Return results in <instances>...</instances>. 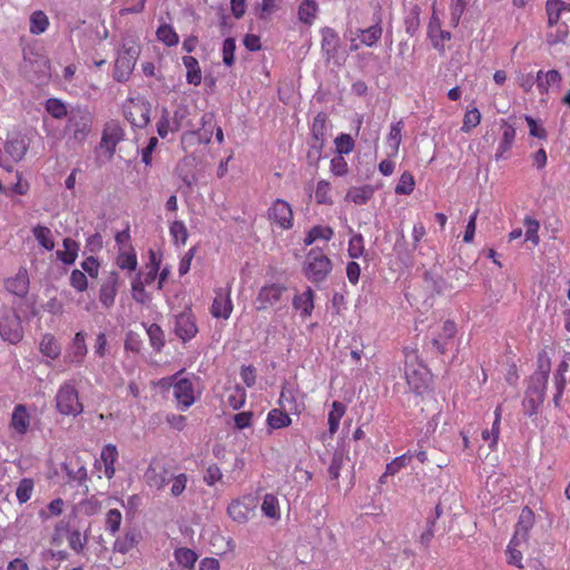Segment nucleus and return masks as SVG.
<instances>
[{
	"label": "nucleus",
	"mask_w": 570,
	"mask_h": 570,
	"mask_svg": "<svg viewBox=\"0 0 570 570\" xmlns=\"http://www.w3.org/2000/svg\"><path fill=\"white\" fill-rule=\"evenodd\" d=\"M550 374V360L546 351L539 353L538 370L531 375L525 395L544 401V391Z\"/></svg>",
	"instance_id": "5"
},
{
	"label": "nucleus",
	"mask_w": 570,
	"mask_h": 570,
	"mask_svg": "<svg viewBox=\"0 0 570 570\" xmlns=\"http://www.w3.org/2000/svg\"><path fill=\"white\" fill-rule=\"evenodd\" d=\"M235 50H236V42L234 38H226L223 42V62L230 67L235 62Z\"/></svg>",
	"instance_id": "62"
},
{
	"label": "nucleus",
	"mask_w": 570,
	"mask_h": 570,
	"mask_svg": "<svg viewBox=\"0 0 570 570\" xmlns=\"http://www.w3.org/2000/svg\"><path fill=\"white\" fill-rule=\"evenodd\" d=\"M35 482L31 478H23L18 483L16 497L20 504L27 503L33 493Z\"/></svg>",
	"instance_id": "46"
},
{
	"label": "nucleus",
	"mask_w": 570,
	"mask_h": 570,
	"mask_svg": "<svg viewBox=\"0 0 570 570\" xmlns=\"http://www.w3.org/2000/svg\"><path fill=\"white\" fill-rule=\"evenodd\" d=\"M177 563L184 569L191 570L197 561L195 551L188 548H179L174 553Z\"/></svg>",
	"instance_id": "45"
},
{
	"label": "nucleus",
	"mask_w": 570,
	"mask_h": 570,
	"mask_svg": "<svg viewBox=\"0 0 570 570\" xmlns=\"http://www.w3.org/2000/svg\"><path fill=\"white\" fill-rule=\"evenodd\" d=\"M92 129V117L86 109H72L65 127L67 145L78 148L83 145Z\"/></svg>",
	"instance_id": "2"
},
{
	"label": "nucleus",
	"mask_w": 570,
	"mask_h": 570,
	"mask_svg": "<svg viewBox=\"0 0 570 570\" xmlns=\"http://www.w3.org/2000/svg\"><path fill=\"white\" fill-rule=\"evenodd\" d=\"M31 416L24 404H17L12 411L10 428L19 435H24L30 428Z\"/></svg>",
	"instance_id": "23"
},
{
	"label": "nucleus",
	"mask_w": 570,
	"mask_h": 570,
	"mask_svg": "<svg viewBox=\"0 0 570 570\" xmlns=\"http://www.w3.org/2000/svg\"><path fill=\"white\" fill-rule=\"evenodd\" d=\"M147 334L149 336L151 346L155 350L160 351L165 345V335L161 327L157 324H151L147 330Z\"/></svg>",
	"instance_id": "58"
},
{
	"label": "nucleus",
	"mask_w": 570,
	"mask_h": 570,
	"mask_svg": "<svg viewBox=\"0 0 570 570\" xmlns=\"http://www.w3.org/2000/svg\"><path fill=\"white\" fill-rule=\"evenodd\" d=\"M47 112L56 119H62L68 116V109L65 102L57 98H49L46 101Z\"/></svg>",
	"instance_id": "50"
},
{
	"label": "nucleus",
	"mask_w": 570,
	"mask_h": 570,
	"mask_svg": "<svg viewBox=\"0 0 570 570\" xmlns=\"http://www.w3.org/2000/svg\"><path fill=\"white\" fill-rule=\"evenodd\" d=\"M428 37L433 47L440 52H444V41L451 39V32L442 30L439 17L433 12L428 26Z\"/></svg>",
	"instance_id": "21"
},
{
	"label": "nucleus",
	"mask_w": 570,
	"mask_h": 570,
	"mask_svg": "<svg viewBox=\"0 0 570 570\" xmlns=\"http://www.w3.org/2000/svg\"><path fill=\"white\" fill-rule=\"evenodd\" d=\"M569 36V28L567 23L562 22L557 26V30L554 32H549L547 35V43L550 46H554L557 43H564Z\"/></svg>",
	"instance_id": "60"
},
{
	"label": "nucleus",
	"mask_w": 570,
	"mask_h": 570,
	"mask_svg": "<svg viewBox=\"0 0 570 570\" xmlns=\"http://www.w3.org/2000/svg\"><path fill=\"white\" fill-rule=\"evenodd\" d=\"M175 333L183 341H190L198 333L196 317L193 312L184 311L176 316Z\"/></svg>",
	"instance_id": "15"
},
{
	"label": "nucleus",
	"mask_w": 570,
	"mask_h": 570,
	"mask_svg": "<svg viewBox=\"0 0 570 570\" xmlns=\"http://www.w3.org/2000/svg\"><path fill=\"white\" fill-rule=\"evenodd\" d=\"M40 352L52 360H56L60 355V345L52 334H45L42 336L40 341Z\"/></svg>",
	"instance_id": "40"
},
{
	"label": "nucleus",
	"mask_w": 570,
	"mask_h": 570,
	"mask_svg": "<svg viewBox=\"0 0 570 570\" xmlns=\"http://www.w3.org/2000/svg\"><path fill=\"white\" fill-rule=\"evenodd\" d=\"M317 204H332V186L327 180H320L315 189Z\"/></svg>",
	"instance_id": "54"
},
{
	"label": "nucleus",
	"mask_w": 570,
	"mask_h": 570,
	"mask_svg": "<svg viewBox=\"0 0 570 570\" xmlns=\"http://www.w3.org/2000/svg\"><path fill=\"white\" fill-rule=\"evenodd\" d=\"M321 35L322 51L326 55L327 59H331L337 52V48L340 46V37L333 29L327 27L321 30Z\"/></svg>",
	"instance_id": "30"
},
{
	"label": "nucleus",
	"mask_w": 570,
	"mask_h": 570,
	"mask_svg": "<svg viewBox=\"0 0 570 570\" xmlns=\"http://www.w3.org/2000/svg\"><path fill=\"white\" fill-rule=\"evenodd\" d=\"M326 115L323 112H320L316 115V117L313 120L312 124V135L313 138L318 144V147L322 148L324 145V135L326 129Z\"/></svg>",
	"instance_id": "48"
},
{
	"label": "nucleus",
	"mask_w": 570,
	"mask_h": 570,
	"mask_svg": "<svg viewBox=\"0 0 570 570\" xmlns=\"http://www.w3.org/2000/svg\"><path fill=\"white\" fill-rule=\"evenodd\" d=\"M344 413H345V406L337 401L333 402L332 410L328 413V425H330L331 434H334L337 431L340 421H341L342 416L344 415Z\"/></svg>",
	"instance_id": "53"
},
{
	"label": "nucleus",
	"mask_w": 570,
	"mask_h": 570,
	"mask_svg": "<svg viewBox=\"0 0 570 570\" xmlns=\"http://www.w3.org/2000/svg\"><path fill=\"white\" fill-rule=\"evenodd\" d=\"M502 128H503L502 139L499 144V147H498V150L495 154L497 159H500L501 157H503V155L508 150L511 149L512 144L515 138V128L512 125L508 124V121L504 119L502 120Z\"/></svg>",
	"instance_id": "36"
},
{
	"label": "nucleus",
	"mask_w": 570,
	"mask_h": 570,
	"mask_svg": "<svg viewBox=\"0 0 570 570\" xmlns=\"http://www.w3.org/2000/svg\"><path fill=\"white\" fill-rule=\"evenodd\" d=\"M157 39L168 47L176 46L179 42L177 32L170 24L164 23L156 31Z\"/></svg>",
	"instance_id": "44"
},
{
	"label": "nucleus",
	"mask_w": 570,
	"mask_h": 570,
	"mask_svg": "<svg viewBox=\"0 0 570 570\" xmlns=\"http://www.w3.org/2000/svg\"><path fill=\"white\" fill-rule=\"evenodd\" d=\"M332 269L330 258L320 248H312L304 264L305 276L314 283L323 281Z\"/></svg>",
	"instance_id": "6"
},
{
	"label": "nucleus",
	"mask_w": 570,
	"mask_h": 570,
	"mask_svg": "<svg viewBox=\"0 0 570 570\" xmlns=\"http://www.w3.org/2000/svg\"><path fill=\"white\" fill-rule=\"evenodd\" d=\"M335 148L337 151V155H345L350 154L354 149V140L353 138L347 134H341L335 138Z\"/></svg>",
	"instance_id": "63"
},
{
	"label": "nucleus",
	"mask_w": 570,
	"mask_h": 570,
	"mask_svg": "<svg viewBox=\"0 0 570 570\" xmlns=\"http://www.w3.org/2000/svg\"><path fill=\"white\" fill-rule=\"evenodd\" d=\"M423 283L424 288L431 294L440 295L445 293L448 289L455 288V284L449 283L445 278H443L436 271L435 266L424 272Z\"/></svg>",
	"instance_id": "17"
},
{
	"label": "nucleus",
	"mask_w": 570,
	"mask_h": 570,
	"mask_svg": "<svg viewBox=\"0 0 570 570\" xmlns=\"http://www.w3.org/2000/svg\"><path fill=\"white\" fill-rule=\"evenodd\" d=\"M169 234L176 245H185L188 238V230L181 220H174L169 226Z\"/></svg>",
	"instance_id": "52"
},
{
	"label": "nucleus",
	"mask_w": 570,
	"mask_h": 570,
	"mask_svg": "<svg viewBox=\"0 0 570 570\" xmlns=\"http://www.w3.org/2000/svg\"><path fill=\"white\" fill-rule=\"evenodd\" d=\"M524 226L527 227L525 239L530 240L534 245H538L540 242V237L538 234L539 228H540L539 220H537L535 218H533L531 216H527L524 218Z\"/></svg>",
	"instance_id": "57"
},
{
	"label": "nucleus",
	"mask_w": 570,
	"mask_h": 570,
	"mask_svg": "<svg viewBox=\"0 0 570 570\" xmlns=\"http://www.w3.org/2000/svg\"><path fill=\"white\" fill-rule=\"evenodd\" d=\"M124 138L125 130L118 121L110 120L106 122L102 129L99 148L104 150L108 160L114 158L117 146Z\"/></svg>",
	"instance_id": "8"
},
{
	"label": "nucleus",
	"mask_w": 570,
	"mask_h": 570,
	"mask_svg": "<svg viewBox=\"0 0 570 570\" xmlns=\"http://www.w3.org/2000/svg\"><path fill=\"white\" fill-rule=\"evenodd\" d=\"M333 234L334 233L331 227L324 225H316L312 227L306 234V237L304 238V244L306 246H309L317 242H322L326 245L327 242L333 237Z\"/></svg>",
	"instance_id": "33"
},
{
	"label": "nucleus",
	"mask_w": 570,
	"mask_h": 570,
	"mask_svg": "<svg viewBox=\"0 0 570 570\" xmlns=\"http://www.w3.org/2000/svg\"><path fill=\"white\" fill-rule=\"evenodd\" d=\"M63 250H57V257L66 265H71L76 262L80 245L72 238H65L62 242Z\"/></svg>",
	"instance_id": "32"
},
{
	"label": "nucleus",
	"mask_w": 570,
	"mask_h": 570,
	"mask_svg": "<svg viewBox=\"0 0 570 570\" xmlns=\"http://www.w3.org/2000/svg\"><path fill=\"white\" fill-rule=\"evenodd\" d=\"M373 24L365 29H358V42L367 47L375 46L382 37L383 29L381 27L382 16L380 7L373 14Z\"/></svg>",
	"instance_id": "19"
},
{
	"label": "nucleus",
	"mask_w": 570,
	"mask_h": 570,
	"mask_svg": "<svg viewBox=\"0 0 570 570\" xmlns=\"http://www.w3.org/2000/svg\"><path fill=\"white\" fill-rule=\"evenodd\" d=\"M121 521H122L121 512L118 509H110L106 513V518H105L106 530L111 535H115L120 530Z\"/></svg>",
	"instance_id": "51"
},
{
	"label": "nucleus",
	"mask_w": 570,
	"mask_h": 570,
	"mask_svg": "<svg viewBox=\"0 0 570 570\" xmlns=\"http://www.w3.org/2000/svg\"><path fill=\"white\" fill-rule=\"evenodd\" d=\"M183 63L187 70L186 80L189 85L198 86L202 82V70L198 60L193 56H184Z\"/></svg>",
	"instance_id": "35"
},
{
	"label": "nucleus",
	"mask_w": 570,
	"mask_h": 570,
	"mask_svg": "<svg viewBox=\"0 0 570 570\" xmlns=\"http://www.w3.org/2000/svg\"><path fill=\"white\" fill-rule=\"evenodd\" d=\"M57 411L66 416H78L83 412L77 382L75 379L60 384L55 396Z\"/></svg>",
	"instance_id": "4"
},
{
	"label": "nucleus",
	"mask_w": 570,
	"mask_h": 570,
	"mask_svg": "<svg viewBox=\"0 0 570 570\" xmlns=\"http://www.w3.org/2000/svg\"><path fill=\"white\" fill-rule=\"evenodd\" d=\"M304 394L297 386L284 384L279 395L278 404L284 411L299 415L305 410Z\"/></svg>",
	"instance_id": "12"
},
{
	"label": "nucleus",
	"mask_w": 570,
	"mask_h": 570,
	"mask_svg": "<svg viewBox=\"0 0 570 570\" xmlns=\"http://www.w3.org/2000/svg\"><path fill=\"white\" fill-rule=\"evenodd\" d=\"M29 149L28 139L21 134H13L9 136L4 142V151L13 163L23 159Z\"/></svg>",
	"instance_id": "20"
},
{
	"label": "nucleus",
	"mask_w": 570,
	"mask_h": 570,
	"mask_svg": "<svg viewBox=\"0 0 570 570\" xmlns=\"http://www.w3.org/2000/svg\"><path fill=\"white\" fill-rule=\"evenodd\" d=\"M318 11V6L315 0H304L298 7V20L305 24L311 26Z\"/></svg>",
	"instance_id": "38"
},
{
	"label": "nucleus",
	"mask_w": 570,
	"mask_h": 570,
	"mask_svg": "<svg viewBox=\"0 0 570 570\" xmlns=\"http://www.w3.org/2000/svg\"><path fill=\"white\" fill-rule=\"evenodd\" d=\"M173 393L181 411L189 409L196 401L194 384L189 379L178 380L174 384Z\"/></svg>",
	"instance_id": "16"
},
{
	"label": "nucleus",
	"mask_w": 570,
	"mask_h": 570,
	"mask_svg": "<svg viewBox=\"0 0 570 570\" xmlns=\"http://www.w3.org/2000/svg\"><path fill=\"white\" fill-rule=\"evenodd\" d=\"M414 177L411 173L404 171L397 185L395 186V194L397 195H410L414 189Z\"/></svg>",
	"instance_id": "56"
},
{
	"label": "nucleus",
	"mask_w": 570,
	"mask_h": 570,
	"mask_svg": "<svg viewBox=\"0 0 570 570\" xmlns=\"http://www.w3.org/2000/svg\"><path fill=\"white\" fill-rule=\"evenodd\" d=\"M470 0H452L450 6V16H451V23L453 27H456L461 20L462 14L464 13L466 6L469 4Z\"/></svg>",
	"instance_id": "61"
},
{
	"label": "nucleus",
	"mask_w": 570,
	"mask_h": 570,
	"mask_svg": "<svg viewBox=\"0 0 570 570\" xmlns=\"http://www.w3.org/2000/svg\"><path fill=\"white\" fill-rule=\"evenodd\" d=\"M119 275L111 272L108 278L101 284L99 289V301L106 308H110L115 304L118 292Z\"/></svg>",
	"instance_id": "22"
},
{
	"label": "nucleus",
	"mask_w": 570,
	"mask_h": 570,
	"mask_svg": "<svg viewBox=\"0 0 570 570\" xmlns=\"http://www.w3.org/2000/svg\"><path fill=\"white\" fill-rule=\"evenodd\" d=\"M267 217L273 225H276L281 229H291L293 227V209L284 199L273 202L267 210Z\"/></svg>",
	"instance_id": "11"
},
{
	"label": "nucleus",
	"mask_w": 570,
	"mask_h": 570,
	"mask_svg": "<svg viewBox=\"0 0 570 570\" xmlns=\"http://www.w3.org/2000/svg\"><path fill=\"white\" fill-rule=\"evenodd\" d=\"M100 460L105 465L104 473L106 478L109 480L112 479L116 473L115 463L118 460L117 446L114 444L105 445L100 453Z\"/></svg>",
	"instance_id": "29"
},
{
	"label": "nucleus",
	"mask_w": 570,
	"mask_h": 570,
	"mask_svg": "<svg viewBox=\"0 0 570 570\" xmlns=\"http://www.w3.org/2000/svg\"><path fill=\"white\" fill-rule=\"evenodd\" d=\"M233 312V302L230 298V288L226 291L219 289L216 292V296L210 306V314L215 318H229Z\"/></svg>",
	"instance_id": "18"
},
{
	"label": "nucleus",
	"mask_w": 570,
	"mask_h": 570,
	"mask_svg": "<svg viewBox=\"0 0 570 570\" xmlns=\"http://www.w3.org/2000/svg\"><path fill=\"white\" fill-rule=\"evenodd\" d=\"M32 234L40 246L47 250L55 248V242L52 239V233L49 227L37 225L32 228Z\"/></svg>",
	"instance_id": "42"
},
{
	"label": "nucleus",
	"mask_w": 570,
	"mask_h": 570,
	"mask_svg": "<svg viewBox=\"0 0 570 570\" xmlns=\"http://www.w3.org/2000/svg\"><path fill=\"white\" fill-rule=\"evenodd\" d=\"M69 284L77 292H85L88 288L86 274L80 269H73L69 277Z\"/></svg>",
	"instance_id": "64"
},
{
	"label": "nucleus",
	"mask_w": 570,
	"mask_h": 570,
	"mask_svg": "<svg viewBox=\"0 0 570 570\" xmlns=\"http://www.w3.org/2000/svg\"><path fill=\"white\" fill-rule=\"evenodd\" d=\"M291 413L281 409H273L268 412L266 423L272 430H279L292 424Z\"/></svg>",
	"instance_id": "31"
},
{
	"label": "nucleus",
	"mask_w": 570,
	"mask_h": 570,
	"mask_svg": "<svg viewBox=\"0 0 570 570\" xmlns=\"http://www.w3.org/2000/svg\"><path fill=\"white\" fill-rule=\"evenodd\" d=\"M139 55L140 45L138 40L129 38L122 42L114 65L112 76L116 81L126 82L130 78Z\"/></svg>",
	"instance_id": "3"
},
{
	"label": "nucleus",
	"mask_w": 570,
	"mask_h": 570,
	"mask_svg": "<svg viewBox=\"0 0 570 570\" xmlns=\"http://www.w3.org/2000/svg\"><path fill=\"white\" fill-rule=\"evenodd\" d=\"M314 292L307 287L303 293L293 297V307L301 312L302 317H309L314 309Z\"/></svg>",
	"instance_id": "28"
},
{
	"label": "nucleus",
	"mask_w": 570,
	"mask_h": 570,
	"mask_svg": "<svg viewBox=\"0 0 570 570\" xmlns=\"http://www.w3.org/2000/svg\"><path fill=\"white\" fill-rule=\"evenodd\" d=\"M256 505V499L253 495H244L229 503L227 513L233 521L244 524L249 521Z\"/></svg>",
	"instance_id": "13"
},
{
	"label": "nucleus",
	"mask_w": 570,
	"mask_h": 570,
	"mask_svg": "<svg viewBox=\"0 0 570 570\" xmlns=\"http://www.w3.org/2000/svg\"><path fill=\"white\" fill-rule=\"evenodd\" d=\"M420 14H421V7L419 4H413L404 18L405 32L410 37H413L420 28V23H421Z\"/></svg>",
	"instance_id": "39"
},
{
	"label": "nucleus",
	"mask_w": 570,
	"mask_h": 570,
	"mask_svg": "<svg viewBox=\"0 0 570 570\" xmlns=\"http://www.w3.org/2000/svg\"><path fill=\"white\" fill-rule=\"evenodd\" d=\"M262 512L265 517L269 519L279 520V503L276 495L272 493H267L264 495L262 503Z\"/></svg>",
	"instance_id": "41"
},
{
	"label": "nucleus",
	"mask_w": 570,
	"mask_h": 570,
	"mask_svg": "<svg viewBox=\"0 0 570 570\" xmlns=\"http://www.w3.org/2000/svg\"><path fill=\"white\" fill-rule=\"evenodd\" d=\"M564 8H566V2H563L562 0H548L547 1L546 11L548 14V26L549 27H553V26L558 24L560 17H561V12L564 11Z\"/></svg>",
	"instance_id": "43"
},
{
	"label": "nucleus",
	"mask_w": 570,
	"mask_h": 570,
	"mask_svg": "<svg viewBox=\"0 0 570 570\" xmlns=\"http://www.w3.org/2000/svg\"><path fill=\"white\" fill-rule=\"evenodd\" d=\"M48 27L49 19L43 11L38 10L31 14L29 30L32 35H41L47 30Z\"/></svg>",
	"instance_id": "47"
},
{
	"label": "nucleus",
	"mask_w": 570,
	"mask_h": 570,
	"mask_svg": "<svg viewBox=\"0 0 570 570\" xmlns=\"http://www.w3.org/2000/svg\"><path fill=\"white\" fill-rule=\"evenodd\" d=\"M561 80H562L561 73L558 70H556V69L549 70L544 75V80H540V83H539L540 94H548L549 87L559 86Z\"/></svg>",
	"instance_id": "55"
},
{
	"label": "nucleus",
	"mask_w": 570,
	"mask_h": 570,
	"mask_svg": "<svg viewBox=\"0 0 570 570\" xmlns=\"http://www.w3.org/2000/svg\"><path fill=\"white\" fill-rule=\"evenodd\" d=\"M140 539L141 535L137 530H127L124 535L115 540L112 550L121 554H127L138 546Z\"/></svg>",
	"instance_id": "27"
},
{
	"label": "nucleus",
	"mask_w": 570,
	"mask_h": 570,
	"mask_svg": "<svg viewBox=\"0 0 570 570\" xmlns=\"http://www.w3.org/2000/svg\"><path fill=\"white\" fill-rule=\"evenodd\" d=\"M4 286L11 294L24 297L29 291V276L27 269H19L14 276L6 279Z\"/></svg>",
	"instance_id": "24"
},
{
	"label": "nucleus",
	"mask_w": 570,
	"mask_h": 570,
	"mask_svg": "<svg viewBox=\"0 0 570 570\" xmlns=\"http://www.w3.org/2000/svg\"><path fill=\"white\" fill-rule=\"evenodd\" d=\"M286 293L287 287L282 283L265 284L261 287L255 298L256 309L261 312L276 306L283 301Z\"/></svg>",
	"instance_id": "9"
},
{
	"label": "nucleus",
	"mask_w": 570,
	"mask_h": 570,
	"mask_svg": "<svg viewBox=\"0 0 570 570\" xmlns=\"http://www.w3.org/2000/svg\"><path fill=\"white\" fill-rule=\"evenodd\" d=\"M169 468L161 458H153L144 473L145 482L148 487L161 490L169 481Z\"/></svg>",
	"instance_id": "10"
},
{
	"label": "nucleus",
	"mask_w": 570,
	"mask_h": 570,
	"mask_svg": "<svg viewBox=\"0 0 570 570\" xmlns=\"http://www.w3.org/2000/svg\"><path fill=\"white\" fill-rule=\"evenodd\" d=\"M0 336L10 344H17L23 337L21 320L11 308L0 309Z\"/></svg>",
	"instance_id": "7"
},
{
	"label": "nucleus",
	"mask_w": 570,
	"mask_h": 570,
	"mask_svg": "<svg viewBox=\"0 0 570 570\" xmlns=\"http://www.w3.org/2000/svg\"><path fill=\"white\" fill-rule=\"evenodd\" d=\"M533 524H534V513L532 512V510L530 508L524 507L521 510L519 521L515 527V532L512 537V538H514V542H517V540H522V541L527 542L528 537H529V530L533 527Z\"/></svg>",
	"instance_id": "26"
},
{
	"label": "nucleus",
	"mask_w": 570,
	"mask_h": 570,
	"mask_svg": "<svg viewBox=\"0 0 570 570\" xmlns=\"http://www.w3.org/2000/svg\"><path fill=\"white\" fill-rule=\"evenodd\" d=\"M187 116L186 108H178L169 116L167 109L163 110L161 117L157 122V132L161 138H166L169 132H176L183 127V120Z\"/></svg>",
	"instance_id": "14"
},
{
	"label": "nucleus",
	"mask_w": 570,
	"mask_h": 570,
	"mask_svg": "<svg viewBox=\"0 0 570 570\" xmlns=\"http://www.w3.org/2000/svg\"><path fill=\"white\" fill-rule=\"evenodd\" d=\"M481 121V114L478 108L469 109L463 118V125L461 130L463 132H470L473 128H475Z\"/></svg>",
	"instance_id": "59"
},
{
	"label": "nucleus",
	"mask_w": 570,
	"mask_h": 570,
	"mask_svg": "<svg viewBox=\"0 0 570 570\" xmlns=\"http://www.w3.org/2000/svg\"><path fill=\"white\" fill-rule=\"evenodd\" d=\"M522 543H525V541L517 540V542H514V538H512L507 548L508 563L519 569H523L522 553L518 549Z\"/></svg>",
	"instance_id": "49"
},
{
	"label": "nucleus",
	"mask_w": 570,
	"mask_h": 570,
	"mask_svg": "<svg viewBox=\"0 0 570 570\" xmlns=\"http://www.w3.org/2000/svg\"><path fill=\"white\" fill-rule=\"evenodd\" d=\"M404 375L410 389L422 394L428 390L431 381L429 368L419 360L415 350L405 347L404 351Z\"/></svg>",
	"instance_id": "1"
},
{
	"label": "nucleus",
	"mask_w": 570,
	"mask_h": 570,
	"mask_svg": "<svg viewBox=\"0 0 570 570\" xmlns=\"http://www.w3.org/2000/svg\"><path fill=\"white\" fill-rule=\"evenodd\" d=\"M116 264L121 269H128L130 272L136 271L138 262H137L136 252L131 245L124 247L119 252V254L116 258Z\"/></svg>",
	"instance_id": "37"
},
{
	"label": "nucleus",
	"mask_w": 570,
	"mask_h": 570,
	"mask_svg": "<svg viewBox=\"0 0 570 570\" xmlns=\"http://www.w3.org/2000/svg\"><path fill=\"white\" fill-rule=\"evenodd\" d=\"M87 354L86 336L82 332L76 333L68 357L72 363H81Z\"/></svg>",
	"instance_id": "34"
},
{
	"label": "nucleus",
	"mask_w": 570,
	"mask_h": 570,
	"mask_svg": "<svg viewBox=\"0 0 570 570\" xmlns=\"http://www.w3.org/2000/svg\"><path fill=\"white\" fill-rule=\"evenodd\" d=\"M126 119L135 127L142 128L149 122L148 108L142 104L131 102L125 110Z\"/></svg>",
	"instance_id": "25"
}]
</instances>
